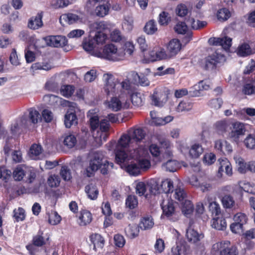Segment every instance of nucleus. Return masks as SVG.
Returning a JSON list of instances; mask_svg holds the SVG:
<instances>
[{
	"instance_id": "obj_25",
	"label": "nucleus",
	"mask_w": 255,
	"mask_h": 255,
	"mask_svg": "<svg viewBox=\"0 0 255 255\" xmlns=\"http://www.w3.org/2000/svg\"><path fill=\"white\" fill-rule=\"evenodd\" d=\"M139 226L136 224H129L127 228L125 229V233L128 237L133 239L138 236L139 229Z\"/></svg>"
},
{
	"instance_id": "obj_7",
	"label": "nucleus",
	"mask_w": 255,
	"mask_h": 255,
	"mask_svg": "<svg viewBox=\"0 0 255 255\" xmlns=\"http://www.w3.org/2000/svg\"><path fill=\"white\" fill-rule=\"evenodd\" d=\"M104 58L113 61L123 59L125 53L122 50H118L117 47L113 44H107L104 48Z\"/></svg>"
},
{
	"instance_id": "obj_48",
	"label": "nucleus",
	"mask_w": 255,
	"mask_h": 255,
	"mask_svg": "<svg viewBox=\"0 0 255 255\" xmlns=\"http://www.w3.org/2000/svg\"><path fill=\"white\" fill-rule=\"evenodd\" d=\"M127 171L131 175L136 176L140 173L139 167L136 163H131L126 167Z\"/></svg>"
},
{
	"instance_id": "obj_4",
	"label": "nucleus",
	"mask_w": 255,
	"mask_h": 255,
	"mask_svg": "<svg viewBox=\"0 0 255 255\" xmlns=\"http://www.w3.org/2000/svg\"><path fill=\"white\" fill-rule=\"evenodd\" d=\"M226 61L225 56L218 50H216L212 53L206 57L202 63V67L206 70H212L215 69L218 63Z\"/></svg>"
},
{
	"instance_id": "obj_59",
	"label": "nucleus",
	"mask_w": 255,
	"mask_h": 255,
	"mask_svg": "<svg viewBox=\"0 0 255 255\" xmlns=\"http://www.w3.org/2000/svg\"><path fill=\"white\" fill-rule=\"evenodd\" d=\"M234 220L235 222L244 225L247 222V218L245 214L241 213L236 214L234 217Z\"/></svg>"
},
{
	"instance_id": "obj_18",
	"label": "nucleus",
	"mask_w": 255,
	"mask_h": 255,
	"mask_svg": "<svg viewBox=\"0 0 255 255\" xmlns=\"http://www.w3.org/2000/svg\"><path fill=\"white\" fill-rule=\"evenodd\" d=\"M87 117L89 120V123L91 129L94 131L97 129L99 126L100 122L98 116L96 114L95 110L89 111L87 113Z\"/></svg>"
},
{
	"instance_id": "obj_51",
	"label": "nucleus",
	"mask_w": 255,
	"mask_h": 255,
	"mask_svg": "<svg viewBox=\"0 0 255 255\" xmlns=\"http://www.w3.org/2000/svg\"><path fill=\"white\" fill-rule=\"evenodd\" d=\"M60 173L65 181H69L72 178L71 170L66 166H62Z\"/></svg>"
},
{
	"instance_id": "obj_34",
	"label": "nucleus",
	"mask_w": 255,
	"mask_h": 255,
	"mask_svg": "<svg viewBox=\"0 0 255 255\" xmlns=\"http://www.w3.org/2000/svg\"><path fill=\"white\" fill-rule=\"evenodd\" d=\"M85 191L91 199L94 200L97 198L98 190L94 185L91 184L87 185L85 187Z\"/></svg>"
},
{
	"instance_id": "obj_6",
	"label": "nucleus",
	"mask_w": 255,
	"mask_h": 255,
	"mask_svg": "<svg viewBox=\"0 0 255 255\" xmlns=\"http://www.w3.org/2000/svg\"><path fill=\"white\" fill-rule=\"evenodd\" d=\"M104 156L102 152L96 151L91 156L89 165L86 169V174L88 177H91L97 171L103 163Z\"/></svg>"
},
{
	"instance_id": "obj_13",
	"label": "nucleus",
	"mask_w": 255,
	"mask_h": 255,
	"mask_svg": "<svg viewBox=\"0 0 255 255\" xmlns=\"http://www.w3.org/2000/svg\"><path fill=\"white\" fill-rule=\"evenodd\" d=\"M232 39L227 36L221 37H211L208 40V43L210 45L221 46L220 50L223 49L228 50L232 45ZM219 51V49H218Z\"/></svg>"
},
{
	"instance_id": "obj_50",
	"label": "nucleus",
	"mask_w": 255,
	"mask_h": 255,
	"mask_svg": "<svg viewBox=\"0 0 255 255\" xmlns=\"http://www.w3.org/2000/svg\"><path fill=\"white\" fill-rule=\"evenodd\" d=\"M74 90V87L72 85H64L61 87V92L64 96L69 97L73 94Z\"/></svg>"
},
{
	"instance_id": "obj_21",
	"label": "nucleus",
	"mask_w": 255,
	"mask_h": 255,
	"mask_svg": "<svg viewBox=\"0 0 255 255\" xmlns=\"http://www.w3.org/2000/svg\"><path fill=\"white\" fill-rule=\"evenodd\" d=\"M181 44L180 41L176 39L171 40L167 46V50L171 56H174L180 50Z\"/></svg>"
},
{
	"instance_id": "obj_43",
	"label": "nucleus",
	"mask_w": 255,
	"mask_h": 255,
	"mask_svg": "<svg viewBox=\"0 0 255 255\" xmlns=\"http://www.w3.org/2000/svg\"><path fill=\"white\" fill-rule=\"evenodd\" d=\"M216 130L219 133H223L227 131L229 125L227 122L225 121H220L214 125Z\"/></svg>"
},
{
	"instance_id": "obj_42",
	"label": "nucleus",
	"mask_w": 255,
	"mask_h": 255,
	"mask_svg": "<svg viewBox=\"0 0 255 255\" xmlns=\"http://www.w3.org/2000/svg\"><path fill=\"white\" fill-rule=\"evenodd\" d=\"M185 197L186 193H185L184 189L181 187L180 183H179L175 189L174 197L176 199L180 201H182Z\"/></svg>"
},
{
	"instance_id": "obj_27",
	"label": "nucleus",
	"mask_w": 255,
	"mask_h": 255,
	"mask_svg": "<svg viewBox=\"0 0 255 255\" xmlns=\"http://www.w3.org/2000/svg\"><path fill=\"white\" fill-rule=\"evenodd\" d=\"M28 114L27 116L31 124H36L41 120L40 115L35 108H30L28 110Z\"/></svg>"
},
{
	"instance_id": "obj_28",
	"label": "nucleus",
	"mask_w": 255,
	"mask_h": 255,
	"mask_svg": "<svg viewBox=\"0 0 255 255\" xmlns=\"http://www.w3.org/2000/svg\"><path fill=\"white\" fill-rule=\"evenodd\" d=\"M79 219L80 220V225L86 226L91 222L92 219V215L90 212L87 210H83L81 212Z\"/></svg>"
},
{
	"instance_id": "obj_55",
	"label": "nucleus",
	"mask_w": 255,
	"mask_h": 255,
	"mask_svg": "<svg viewBox=\"0 0 255 255\" xmlns=\"http://www.w3.org/2000/svg\"><path fill=\"white\" fill-rule=\"evenodd\" d=\"M130 100L135 106H140L142 105V100L140 93H135L131 95Z\"/></svg>"
},
{
	"instance_id": "obj_16",
	"label": "nucleus",
	"mask_w": 255,
	"mask_h": 255,
	"mask_svg": "<svg viewBox=\"0 0 255 255\" xmlns=\"http://www.w3.org/2000/svg\"><path fill=\"white\" fill-rule=\"evenodd\" d=\"M97 38L90 35L88 37L85 38L83 41L82 46L84 49L89 53L94 50L96 45L103 44L105 42H99Z\"/></svg>"
},
{
	"instance_id": "obj_40",
	"label": "nucleus",
	"mask_w": 255,
	"mask_h": 255,
	"mask_svg": "<svg viewBox=\"0 0 255 255\" xmlns=\"http://www.w3.org/2000/svg\"><path fill=\"white\" fill-rule=\"evenodd\" d=\"M182 212L185 215H189L193 211V205L191 202L188 200H185L182 203Z\"/></svg>"
},
{
	"instance_id": "obj_11",
	"label": "nucleus",
	"mask_w": 255,
	"mask_h": 255,
	"mask_svg": "<svg viewBox=\"0 0 255 255\" xmlns=\"http://www.w3.org/2000/svg\"><path fill=\"white\" fill-rule=\"evenodd\" d=\"M246 129L243 123L236 122L233 124V128L229 133V138L233 141L238 143L241 136L245 135Z\"/></svg>"
},
{
	"instance_id": "obj_30",
	"label": "nucleus",
	"mask_w": 255,
	"mask_h": 255,
	"mask_svg": "<svg viewBox=\"0 0 255 255\" xmlns=\"http://www.w3.org/2000/svg\"><path fill=\"white\" fill-rule=\"evenodd\" d=\"M203 152V148L201 145L198 143H195L191 146L189 150V154L192 158H197L202 154Z\"/></svg>"
},
{
	"instance_id": "obj_10",
	"label": "nucleus",
	"mask_w": 255,
	"mask_h": 255,
	"mask_svg": "<svg viewBox=\"0 0 255 255\" xmlns=\"http://www.w3.org/2000/svg\"><path fill=\"white\" fill-rule=\"evenodd\" d=\"M133 144H135L138 147L133 148V150L139 149L140 148H143L144 140L146 135L144 130L141 128H137L132 129L128 132Z\"/></svg>"
},
{
	"instance_id": "obj_32",
	"label": "nucleus",
	"mask_w": 255,
	"mask_h": 255,
	"mask_svg": "<svg viewBox=\"0 0 255 255\" xmlns=\"http://www.w3.org/2000/svg\"><path fill=\"white\" fill-rule=\"evenodd\" d=\"M173 119V117L168 116L164 118L156 117L151 120V125L155 126H162L170 122Z\"/></svg>"
},
{
	"instance_id": "obj_24",
	"label": "nucleus",
	"mask_w": 255,
	"mask_h": 255,
	"mask_svg": "<svg viewBox=\"0 0 255 255\" xmlns=\"http://www.w3.org/2000/svg\"><path fill=\"white\" fill-rule=\"evenodd\" d=\"M91 241L94 245V249H102L104 245V240L102 237L98 234H95L91 236Z\"/></svg>"
},
{
	"instance_id": "obj_64",
	"label": "nucleus",
	"mask_w": 255,
	"mask_h": 255,
	"mask_svg": "<svg viewBox=\"0 0 255 255\" xmlns=\"http://www.w3.org/2000/svg\"><path fill=\"white\" fill-rule=\"evenodd\" d=\"M169 14L165 11H162L159 15L158 22L161 25L167 24L170 21Z\"/></svg>"
},
{
	"instance_id": "obj_22",
	"label": "nucleus",
	"mask_w": 255,
	"mask_h": 255,
	"mask_svg": "<svg viewBox=\"0 0 255 255\" xmlns=\"http://www.w3.org/2000/svg\"><path fill=\"white\" fill-rule=\"evenodd\" d=\"M161 207L163 214L167 217H169L174 214L175 208L173 201H163L161 204Z\"/></svg>"
},
{
	"instance_id": "obj_20",
	"label": "nucleus",
	"mask_w": 255,
	"mask_h": 255,
	"mask_svg": "<svg viewBox=\"0 0 255 255\" xmlns=\"http://www.w3.org/2000/svg\"><path fill=\"white\" fill-rule=\"evenodd\" d=\"M67 111L65 115L64 124L66 128H69L72 125H76L78 123V120L75 112Z\"/></svg>"
},
{
	"instance_id": "obj_54",
	"label": "nucleus",
	"mask_w": 255,
	"mask_h": 255,
	"mask_svg": "<svg viewBox=\"0 0 255 255\" xmlns=\"http://www.w3.org/2000/svg\"><path fill=\"white\" fill-rule=\"evenodd\" d=\"M137 200L135 196L129 195L126 199V206L129 209H134L137 206Z\"/></svg>"
},
{
	"instance_id": "obj_46",
	"label": "nucleus",
	"mask_w": 255,
	"mask_h": 255,
	"mask_svg": "<svg viewBox=\"0 0 255 255\" xmlns=\"http://www.w3.org/2000/svg\"><path fill=\"white\" fill-rule=\"evenodd\" d=\"M62 18L67 21L69 24H73L78 21L80 19L77 15L73 13H68L63 15L60 17V20H61Z\"/></svg>"
},
{
	"instance_id": "obj_29",
	"label": "nucleus",
	"mask_w": 255,
	"mask_h": 255,
	"mask_svg": "<svg viewBox=\"0 0 255 255\" xmlns=\"http://www.w3.org/2000/svg\"><path fill=\"white\" fill-rule=\"evenodd\" d=\"M238 171L240 173H245L247 171V163L241 157L236 156L234 157Z\"/></svg>"
},
{
	"instance_id": "obj_57",
	"label": "nucleus",
	"mask_w": 255,
	"mask_h": 255,
	"mask_svg": "<svg viewBox=\"0 0 255 255\" xmlns=\"http://www.w3.org/2000/svg\"><path fill=\"white\" fill-rule=\"evenodd\" d=\"M188 12L187 6L184 4H178L176 8V12L179 16H184Z\"/></svg>"
},
{
	"instance_id": "obj_63",
	"label": "nucleus",
	"mask_w": 255,
	"mask_h": 255,
	"mask_svg": "<svg viewBox=\"0 0 255 255\" xmlns=\"http://www.w3.org/2000/svg\"><path fill=\"white\" fill-rule=\"evenodd\" d=\"M42 116L46 123H50L53 119V113L48 109H44L42 111Z\"/></svg>"
},
{
	"instance_id": "obj_5",
	"label": "nucleus",
	"mask_w": 255,
	"mask_h": 255,
	"mask_svg": "<svg viewBox=\"0 0 255 255\" xmlns=\"http://www.w3.org/2000/svg\"><path fill=\"white\" fill-rule=\"evenodd\" d=\"M230 242L217 243L212 246V253L215 255H238V253L236 247L229 246Z\"/></svg>"
},
{
	"instance_id": "obj_62",
	"label": "nucleus",
	"mask_w": 255,
	"mask_h": 255,
	"mask_svg": "<svg viewBox=\"0 0 255 255\" xmlns=\"http://www.w3.org/2000/svg\"><path fill=\"white\" fill-rule=\"evenodd\" d=\"M209 209L215 216L219 215L221 213L220 206L216 202H212L209 203Z\"/></svg>"
},
{
	"instance_id": "obj_12",
	"label": "nucleus",
	"mask_w": 255,
	"mask_h": 255,
	"mask_svg": "<svg viewBox=\"0 0 255 255\" xmlns=\"http://www.w3.org/2000/svg\"><path fill=\"white\" fill-rule=\"evenodd\" d=\"M146 151L144 148H140L139 149H134L133 154L130 156V159L134 158L138 163V166L139 169H147L150 166V163L148 160L140 158L143 157L146 153Z\"/></svg>"
},
{
	"instance_id": "obj_3",
	"label": "nucleus",
	"mask_w": 255,
	"mask_h": 255,
	"mask_svg": "<svg viewBox=\"0 0 255 255\" xmlns=\"http://www.w3.org/2000/svg\"><path fill=\"white\" fill-rule=\"evenodd\" d=\"M112 96L113 97L108 104V107L110 109L114 112H118L129 107L130 102L127 93L121 91L120 94Z\"/></svg>"
},
{
	"instance_id": "obj_60",
	"label": "nucleus",
	"mask_w": 255,
	"mask_h": 255,
	"mask_svg": "<svg viewBox=\"0 0 255 255\" xmlns=\"http://www.w3.org/2000/svg\"><path fill=\"white\" fill-rule=\"evenodd\" d=\"M217 16L218 19L224 21L230 17V14L227 9L223 8L218 11Z\"/></svg>"
},
{
	"instance_id": "obj_23",
	"label": "nucleus",
	"mask_w": 255,
	"mask_h": 255,
	"mask_svg": "<svg viewBox=\"0 0 255 255\" xmlns=\"http://www.w3.org/2000/svg\"><path fill=\"white\" fill-rule=\"evenodd\" d=\"M212 227L218 230H224L227 227L225 219L223 217L214 218L212 220Z\"/></svg>"
},
{
	"instance_id": "obj_15",
	"label": "nucleus",
	"mask_w": 255,
	"mask_h": 255,
	"mask_svg": "<svg viewBox=\"0 0 255 255\" xmlns=\"http://www.w3.org/2000/svg\"><path fill=\"white\" fill-rule=\"evenodd\" d=\"M152 104L155 106L162 107L167 100V96L164 91L155 90L151 96Z\"/></svg>"
},
{
	"instance_id": "obj_39",
	"label": "nucleus",
	"mask_w": 255,
	"mask_h": 255,
	"mask_svg": "<svg viewBox=\"0 0 255 255\" xmlns=\"http://www.w3.org/2000/svg\"><path fill=\"white\" fill-rule=\"evenodd\" d=\"M242 93L246 95H252L255 94V82L244 84L242 88Z\"/></svg>"
},
{
	"instance_id": "obj_49",
	"label": "nucleus",
	"mask_w": 255,
	"mask_h": 255,
	"mask_svg": "<svg viewBox=\"0 0 255 255\" xmlns=\"http://www.w3.org/2000/svg\"><path fill=\"white\" fill-rule=\"evenodd\" d=\"M77 140L74 135L69 134L66 135L63 140V143L65 145L67 146L68 148L73 147L76 143Z\"/></svg>"
},
{
	"instance_id": "obj_61",
	"label": "nucleus",
	"mask_w": 255,
	"mask_h": 255,
	"mask_svg": "<svg viewBox=\"0 0 255 255\" xmlns=\"http://www.w3.org/2000/svg\"><path fill=\"white\" fill-rule=\"evenodd\" d=\"M223 161V164H222L219 167V171H223L225 169L226 174L228 175H231L232 174V168L231 163L227 160H225Z\"/></svg>"
},
{
	"instance_id": "obj_53",
	"label": "nucleus",
	"mask_w": 255,
	"mask_h": 255,
	"mask_svg": "<svg viewBox=\"0 0 255 255\" xmlns=\"http://www.w3.org/2000/svg\"><path fill=\"white\" fill-rule=\"evenodd\" d=\"M246 147L250 149L255 148V135L250 134L244 140Z\"/></svg>"
},
{
	"instance_id": "obj_19",
	"label": "nucleus",
	"mask_w": 255,
	"mask_h": 255,
	"mask_svg": "<svg viewBox=\"0 0 255 255\" xmlns=\"http://www.w3.org/2000/svg\"><path fill=\"white\" fill-rule=\"evenodd\" d=\"M186 237L189 242L193 244L198 243L204 238L203 234H199L192 229H189L186 232Z\"/></svg>"
},
{
	"instance_id": "obj_26",
	"label": "nucleus",
	"mask_w": 255,
	"mask_h": 255,
	"mask_svg": "<svg viewBox=\"0 0 255 255\" xmlns=\"http://www.w3.org/2000/svg\"><path fill=\"white\" fill-rule=\"evenodd\" d=\"M252 47H253V45L250 46L246 43L242 44L238 47V55L241 56H246L253 54Z\"/></svg>"
},
{
	"instance_id": "obj_37",
	"label": "nucleus",
	"mask_w": 255,
	"mask_h": 255,
	"mask_svg": "<svg viewBox=\"0 0 255 255\" xmlns=\"http://www.w3.org/2000/svg\"><path fill=\"white\" fill-rule=\"evenodd\" d=\"M48 216V222L52 225L58 224L61 220V218L56 211H51V212L47 213Z\"/></svg>"
},
{
	"instance_id": "obj_33",
	"label": "nucleus",
	"mask_w": 255,
	"mask_h": 255,
	"mask_svg": "<svg viewBox=\"0 0 255 255\" xmlns=\"http://www.w3.org/2000/svg\"><path fill=\"white\" fill-rule=\"evenodd\" d=\"M42 149L40 145L34 144L29 150V154L33 159H37L38 156L42 153Z\"/></svg>"
},
{
	"instance_id": "obj_35",
	"label": "nucleus",
	"mask_w": 255,
	"mask_h": 255,
	"mask_svg": "<svg viewBox=\"0 0 255 255\" xmlns=\"http://www.w3.org/2000/svg\"><path fill=\"white\" fill-rule=\"evenodd\" d=\"M149 54L151 61L160 60L165 59L167 57L165 51L163 49L157 51H152L150 52Z\"/></svg>"
},
{
	"instance_id": "obj_47",
	"label": "nucleus",
	"mask_w": 255,
	"mask_h": 255,
	"mask_svg": "<svg viewBox=\"0 0 255 255\" xmlns=\"http://www.w3.org/2000/svg\"><path fill=\"white\" fill-rule=\"evenodd\" d=\"M174 29L176 32L180 34H185L188 31V27L185 21L178 22Z\"/></svg>"
},
{
	"instance_id": "obj_31",
	"label": "nucleus",
	"mask_w": 255,
	"mask_h": 255,
	"mask_svg": "<svg viewBox=\"0 0 255 255\" xmlns=\"http://www.w3.org/2000/svg\"><path fill=\"white\" fill-rule=\"evenodd\" d=\"M154 225L152 219L149 217L143 218L139 224V227L141 230H146L150 229Z\"/></svg>"
},
{
	"instance_id": "obj_58",
	"label": "nucleus",
	"mask_w": 255,
	"mask_h": 255,
	"mask_svg": "<svg viewBox=\"0 0 255 255\" xmlns=\"http://www.w3.org/2000/svg\"><path fill=\"white\" fill-rule=\"evenodd\" d=\"M192 104L185 102H181L178 105L176 111L178 112H181L183 111H188L192 109Z\"/></svg>"
},
{
	"instance_id": "obj_38",
	"label": "nucleus",
	"mask_w": 255,
	"mask_h": 255,
	"mask_svg": "<svg viewBox=\"0 0 255 255\" xmlns=\"http://www.w3.org/2000/svg\"><path fill=\"white\" fill-rule=\"evenodd\" d=\"M160 188L165 193H169L173 191V185L172 181L168 179L162 181Z\"/></svg>"
},
{
	"instance_id": "obj_8",
	"label": "nucleus",
	"mask_w": 255,
	"mask_h": 255,
	"mask_svg": "<svg viewBox=\"0 0 255 255\" xmlns=\"http://www.w3.org/2000/svg\"><path fill=\"white\" fill-rule=\"evenodd\" d=\"M172 152L170 150H168L160 157V161L163 162L162 168L165 170L173 172L177 170L179 167L178 162L171 158Z\"/></svg>"
},
{
	"instance_id": "obj_52",
	"label": "nucleus",
	"mask_w": 255,
	"mask_h": 255,
	"mask_svg": "<svg viewBox=\"0 0 255 255\" xmlns=\"http://www.w3.org/2000/svg\"><path fill=\"white\" fill-rule=\"evenodd\" d=\"M222 202L224 207L226 208H231L235 204L233 198L230 195L224 196L222 199Z\"/></svg>"
},
{
	"instance_id": "obj_17",
	"label": "nucleus",
	"mask_w": 255,
	"mask_h": 255,
	"mask_svg": "<svg viewBox=\"0 0 255 255\" xmlns=\"http://www.w3.org/2000/svg\"><path fill=\"white\" fill-rule=\"evenodd\" d=\"M42 17V12H39L35 16L31 17L28 22V27L33 30L41 27L43 25Z\"/></svg>"
},
{
	"instance_id": "obj_45",
	"label": "nucleus",
	"mask_w": 255,
	"mask_h": 255,
	"mask_svg": "<svg viewBox=\"0 0 255 255\" xmlns=\"http://www.w3.org/2000/svg\"><path fill=\"white\" fill-rule=\"evenodd\" d=\"M26 171L20 166L17 167L13 172V177L15 180L20 181L26 175Z\"/></svg>"
},
{
	"instance_id": "obj_56",
	"label": "nucleus",
	"mask_w": 255,
	"mask_h": 255,
	"mask_svg": "<svg viewBox=\"0 0 255 255\" xmlns=\"http://www.w3.org/2000/svg\"><path fill=\"white\" fill-rule=\"evenodd\" d=\"M146 189L147 187L144 182H140L136 184V193L139 196L145 195L146 197L147 195L145 194Z\"/></svg>"
},
{
	"instance_id": "obj_44",
	"label": "nucleus",
	"mask_w": 255,
	"mask_h": 255,
	"mask_svg": "<svg viewBox=\"0 0 255 255\" xmlns=\"http://www.w3.org/2000/svg\"><path fill=\"white\" fill-rule=\"evenodd\" d=\"M109 7L107 4H103L98 6L95 9L96 14L103 17L108 14Z\"/></svg>"
},
{
	"instance_id": "obj_36",
	"label": "nucleus",
	"mask_w": 255,
	"mask_h": 255,
	"mask_svg": "<svg viewBox=\"0 0 255 255\" xmlns=\"http://www.w3.org/2000/svg\"><path fill=\"white\" fill-rule=\"evenodd\" d=\"M187 250L185 245L179 243L175 247L172 248V253L173 255H186Z\"/></svg>"
},
{
	"instance_id": "obj_9",
	"label": "nucleus",
	"mask_w": 255,
	"mask_h": 255,
	"mask_svg": "<svg viewBox=\"0 0 255 255\" xmlns=\"http://www.w3.org/2000/svg\"><path fill=\"white\" fill-rule=\"evenodd\" d=\"M91 35L95 32L93 36L97 38L99 42H105L107 39V35L103 32V30L106 28V25L104 22H95L89 25Z\"/></svg>"
},
{
	"instance_id": "obj_2",
	"label": "nucleus",
	"mask_w": 255,
	"mask_h": 255,
	"mask_svg": "<svg viewBox=\"0 0 255 255\" xmlns=\"http://www.w3.org/2000/svg\"><path fill=\"white\" fill-rule=\"evenodd\" d=\"M104 78L105 81L104 90L108 96L120 94L121 91L126 93L125 90L130 89V85L128 80H125L120 83L117 79L109 74H104Z\"/></svg>"
},
{
	"instance_id": "obj_41",
	"label": "nucleus",
	"mask_w": 255,
	"mask_h": 255,
	"mask_svg": "<svg viewBox=\"0 0 255 255\" xmlns=\"http://www.w3.org/2000/svg\"><path fill=\"white\" fill-rule=\"evenodd\" d=\"M157 30L155 22L153 20H149L144 27V31L148 34H153Z\"/></svg>"
},
{
	"instance_id": "obj_14",
	"label": "nucleus",
	"mask_w": 255,
	"mask_h": 255,
	"mask_svg": "<svg viewBox=\"0 0 255 255\" xmlns=\"http://www.w3.org/2000/svg\"><path fill=\"white\" fill-rule=\"evenodd\" d=\"M43 39L48 46L54 47L65 46L67 43L66 37L62 35H50L44 37Z\"/></svg>"
},
{
	"instance_id": "obj_1",
	"label": "nucleus",
	"mask_w": 255,
	"mask_h": 255,
	"mask_svg": "<svg viewBox=\"0 0 255 255\" xmlns=\"http://www.w3.org/2000/svg\"><path fill=\"white\" fill-rule=\"evenodd\" d=\"M129 134H125L121 136L118 140L115 149L116 160L119 164L125 163L130 159L133 153L128 152V148L134 146Z\"/></svg>"
}]
</instances>
